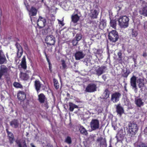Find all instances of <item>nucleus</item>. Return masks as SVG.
Here are the masks:
<instances>
[{"mask_svg":"<svg viewBox=\"0 0 147 147\" xmlns=\"http://www.w3.org/2000/svg\"><path fill=\"white\" fill-rule=\"evenodd\" d=\"M90 126L93 130H94L99 128V122L97 119H92L90 123Z\"/></svg>","mask_w":147,"mask_h":147,"instance_id":"0eeeda50","label":"nucleus"},{"mask_svg":"<svg viewBox=\"0 0 147 147\" xmlns=\"http://www.w3.org/2000/svg\"><path fill=\"white\" fill-rule=\"evenodd\" d=\"M110 94V91L108 89H106L104 90L103 94V98L106 99L109 97Z\"/></svg>","mask_w":147,"mask_h":147,"instance_id":"393cba45","label":"nucleus"},{"mask_svg":"<svg viewBox=\"0 0 147 147\" xmlns=\"http://www.w3.org/2000/svg\"><path fill=\"white\" fill-rule=\"evenodd\" d=\"M15 46L18 49L17 53V57L18 58H20L21 57L23 54V49L21 45L18 42L16 43Z\"/></svg>","mask_w":147,"mask_h":147,"instance_id":"4468645a","label":"nucleus"},{"mask_svg":"<svg viewBox=\"0 0 147 147\" xmlns=\"http://www.w3.org/2000/svg\"><path fill=\"white\" fill-rule=\"evenodd\" d=\"M96 142H100V146L106 147L107 146L106 141L105 138L103 139L101 137L98 138L97 139Z\"/></svg>","mask_w":147,"mask_h":147,"instance_id":"aec40b11","label":"nucleus"},{"mask_svg":"<svg viewBox=\"0 0 147 147\" xmlns=\"http://www.w3.org/2000/svg\"><path fill=\"white\" fill-rule=\"evenodd\" d=\"M13 85L15 87L17 88H21L22 87V85L19 83L17 82H14Z\"/></svg>","mask_w":147,"mask_h":147,"instance_id":"37998d69","label":"nucleus"},{"mask_svg":"<svg viewBox=\"0 0 147 147\" xmlns=\"http://www.w3.org/2000/svg\"><path fill=\"white\" fill-rule=\"evenodd\" d=\"M46 147H51V146H47Z\"/></svg>","mask_w":147,"mask_h":147,"instance_id":"69168bd1","label":"nucleus"},{"mask_svg":"<svg viewBox=\"0 0 147 147\" xmlns=\"http://www.w3.org/2000/svg\"><path fill=\"white\" fill-rule=\"evenodd\" d=\"M128 126V133L132 137L133 136L135 135L138 131V128L137 125L133 122H130Z\"/></svg>","mask_w":147,"mask_h":147,"instance_id":"f257e3e1","label":"nucleus"},{"mask_svg":"<svg viewBox=\"0 0 147 147\" xmlns=\"http://www.w3.org/2000/svg\"><path fill=\"white\" fill-rule=\"evenodd\" d=\"M30 145L31 147H36L33 143H31L30 144Z\"/></svg>","mask_w":147,"mask_h":147,"instance_id":"13d9d810","label":"nucleus"},{"mask_svg":"<svg viewBox=\"0 0 147 147\" xmlns=\"http://www.w3.org/2000/svg\"><path fill=\"white\" fill-rule=\"evenodd\" d=\"M25 4L28 11L29 15L30 16H33L36 15L37 13V9L34 7L32 6L30 9H28V8L29 7V5L28 4H26L25 3Z\"/></svg>","mask_w":147,"mask_h":147,"instance_id":"9b49d317","label":"nucleus"},{"mask_svg":"<svg viewBox=\"0 0 147 147\" xmlns=\"http://www.w3.org/2000/svg\"><path fill=\"white\" fill-rule=\"evenodd\" d=\"M29 135V133L28 132H26V136L27 137H28V135Z\"/></svg>","mask_w":147,"mask_h":147,"instance_id":"052dcab7","label":"nucleus"},{"mask_svg":"<svg viewBox=\"0 0 147 147\" xmlns=\"http://www.w3.org/2000/svg\"><path fill=\"white\" fill-rule=\"evenodd\" d=\"M78 41L75 40V39H73L72 42L73 45L74 46H76L78 44Z\"/></svg>","mask_w":147,"mask_h":147,"instance_id":"a18cd8bd","label":"nucleus"},{"mask_svg":"<svg viewBox=\"0 0 147 147\" xmlns=\"http://www.w3.org/2000/svg\"><path fill=\"white\" fill-rule=\"evenodd\" d=\"M69 110L71 112H73L74 109H78V107L77 105L72 102H69Z\"/></svg>","mask_w":147,"mask_h":147,"instance_id":"a878e982","label":"nucleus"},{"mask_svg":"<svg viewBox=\"0 0 147 147\" xmlns=\"http://www.w3.org/2000/svg\"><path fill=\"white\" fill-rule=\"evenodd\" d=\"M121 94L119 92H115L112 94L111 100L114 103H116L119 100Z\"/></svg>","mask_w":147,"mask_h":147,"instance_id":"1a4fd4ad","label":"nucleus"},{"mask_svg":"<svg viewBox=\"0 0 147 147\" xmlns=\"http://www.w3.org/2000/svg\"><path fill=\"white\" fill-rule=\"evenodd\" d=\"M109 147H112L111 144H110V146Z\"/></svg>","mask_w":147,"mask_h":147,"instance_id":"0e129e2a","label":"nucleus"},{"mask_svg":"<svg viewBox=\"0 0 147 147\" xmlns=\"http://www.w3.org/2000/svg\"><path fill=\"white\" fill-rule=\"evenodd\" d=\"M97 85L94 83L88 84L86 88L85 91L86 92L91 93L97 90Z\"/></svg>","mask_w":147,"mask_h":147,"instance_id":"39448f33","label":"nucleus"},{"mask_svg":"<svg viewBox=\"0 0 147 147\" xmlns=\"http://www.w3.org/2000/svg\"><path fill=\"white\" fill-rule=\"evenodd\" d=\"M65 142L68 144H71L72 143L71 138L70 136H67L65 138Z\"/></svg>","mask_w":147,"mask_h":147,"instance_id":"58836bf2","label":"nucleus"},{"mask_svg":"<svg viewBox=\"0 0 147 147\" xmlns=\"http://www.w3.org/2000/svg\"><path fill=\"white\" fill-rule=\"evenodd\" d=\"M72 21L74 23H77L80 19V17L77 14L73 15L71 16Z\"/></svg>","mask_w":147,"mask_h":147,"instance_id":"bb28decb","label":"nucleus"},{"mask_svg":"<svg viewBox=\"0 0 147 147\" xmlns=\"http://www.w3.org/2000/svg\"><path fill=\"white\" fill-rule=\"evenodd\" d=\"M139 84L138 86L139 88H141L143 87L144 85V80L140 78L138 79Z\"/></svg>","mask_w":147,"mask_h":147,"instance_id":"4c0bfd02","label":"nucleus"},{"mask_svg":"<svg viewBox=\"0 0 147 147\" xmlns=\"http://www.w3.org/2000/svg\"><path fill=\"white\" fill-rule=\"evenodd\" d=\"M85 55L82 51H76L75 54V59L76 60H80L84 58Z\"/></svg>","mask_w":147,"mask_h":147,"instance_id":"2eb2a0df","label":"nucleus"},{"mask_svg":"<svg viewBox=\"0 0 147 147\" xmlns=\"http://www.w3.org/2000/svg\"><path fill=\"white\" fill-rule=\"evenodd\" d=\"M46 24V19L41 16H39L37 21V25L39 27V28L40 29L44 27Z\"/></svg>","mask_w":147,"mask_h":147,"instance_id":"9d476101","label":"nucleus"},{"mask_svg":"<svg viewBox=\"0 0 147 147\" xmlns=\"http://www.w3.org/2000/svg\"><path fill=\"white\" fill-rule=\"evenodd\" d=\"M136 77L134 76H133L130 78V83L131 86L133 88L137 89V85H136Z\"/></svg>","mask_w":147,"mask_h":147,"instance_id":"f3484780","label":"nucleus"},{"mask_svg":"<svg viewBox=\"0 0 147 147\" xmlns=\"http://www.w3.org/2000/svg\"><path fill=\"white\" fill-rule=\"evenodd\" d=\"M8 68L4 65H1L0 66V80L1 79V78L3 75L5 76V75H7L8 73Z\"/></svg>","mask_w":147,"mask_h":147,"instance_id":"f8f14e48","label":"nucleus"},{"mask_svg":"<svg viewBox=\"0 0 147 147\" xmlns=\"http://www.w3.org/2000/svg\"><path fill=\"white\" fill-rule=\"evenodd\" d=\"M123 72L124 73L122 74V76L124 78H126L128 76L130 73L129 69H127L126 70L125 72L124 70H123Z\"/></svg>","mask_w":147,"mask_h":147,"instance_id":"72a5a7b5","label":"nucleus"},{"mask_svg":"<svg viewBox=\"0 0 147 147\" xmlns=\"http://www.w3.org/2000/svg\"><path fill=\"white\" fill-rule=\"evenodd\" d=\"M107 67L105 66H102L99 67L98 69L96 70V74L98 76H100L104 72V70Z\"/></svg>","mask_w":147,"mask_h":147,"instance_id":"4be33fe9","label":"nucleus"},{"mask_svg":"<svg viewBox=\"0 0 147 147\" xmlns=\"http://www.w3.org/2000/svg\"><path fill=\"white\" fill-rule=\"evenodd\" d=\"M42 84L38 80H36L34 82V86L37 93H38L41 87Z\"/></svg>","mask_w":147,"mask_h":147,"instance_id":"a211bd4d","label":"nucleus"},{"mask_svg":"<svg viewBox=\"0 0 147 147\" xmlns=\"http://www.w3.org/2000/svg\"><path fill=\"white\" fill-rule=\"evenodd\" d=\"M116 9H117L118 11L119 12V11L121 9V8L120 6H116Z\"/></svg>","mask_w":147,"mask_h":147,"instance_id":"864d4df0","label":"nucleus"},{"mask_svg":"<svg viewBox=\"0 0 147 147\" xmlns=\"http://www.w3.org/2000/svg\"><path fill=\"white\" fill-rule=\"evenodd\" d=\"M7 60L2 51L0 50V64L6 63Z\"/></svg>","mask_w":147,"mask_h":147,"instance_id":"6ab92c4d","label":"nucleus"},{"mask_svg":"<svg viewBox=\"0 0 147 147\" xmlns=\"http://www.w3.org/2000/svg\"><path fill=\"white\" fill-rule=\"evenodd\" d=\"M23 145L22 146L21 143H19L18 144V146L19 147H27L26 144L25 142H24L23 143Z\"/></svg>","mask_w":147,"mask_h":147,"instance_id":"49530a36","label":"nucleus"},{"mask_svg":"<svg viewBox=\"0 0 147 147\" xmlns=\"http://www.w3.org/2000/svg\"><path fill=\"white\" fill-rule=\"evenodd\" d=\"M51 30L49 27H46L42 30V33L43 34L46 35L51 33Z\"/></svg>","mask_w":147,"mask_h":147,"instance_id":"c85d7f7f","label":"nucleus"},{"mask_svg":"<svg viewBox=\"0 0 147 147\" xmlns=\"http://www.w3.org/2000/svg\"><path fill=\"white\" fill-rule=\"evenodd\" d=\"M55 37L52 35L47 36L45 39V43L47 46L49 47L52 45H54L55 42Z\"/></svg>","mask_w":147,"mask_h":147,"instance_id":"20e7f679","label":"nucleus"},{"mask_svg":"<svg viewBox=\"0 0 147 147\" xmlns=\"http://www.w3.org/2000/svg\"><path fill=\"white\" fill-rule=\"evenodd\" d=\"M79 130L81 134L86 136L88 135V133L87 131L83 126L81 125L80 126Z\"/></svg>","mask_w":147,"mask_h":147,"instance_id":"cd10ccee","label":"nucleus"},{"mask_svg":"<svg viewBox=\"0 0 147 147\" xmlns=\"http://www.w3.org/2000/svg\"><path fill=\"white\" fill-rule=\"evenodd\" d=\"M102 78L104 80H105L106 79V78L105 75H103L102 76Z\"/></svg>","mask_w":147,"mask_h":147,"instance_id":"4d7b16f0","label":"nucleus"},{"mask_svg":"<svg viewBox=\"0 0 147 147\" xmlns=\"http://www.w3.org/2000/svg\"><path fill=\"white\" fill-rule=\"evenodd\" d=\"M145 16L147 17V6L143 7L142 10V12L140 13Z\"/></svg>","mask_w":147,"mask_h":147,"instance_id":"f704fd0d","label":"nucleus"},{"mask_svg":"<svg viewBox=\"0 0 147 147\" xmlns=\"http://www.w3.org/2000/svg\"><path fill=\"white\" fill-rule=\"evenodd\" d=\"M17 97L19 100L21 101H23L26 98V94L24 92L20 91L17 94Z\"/></svg>","mask_w":147,"mask_h":147,"instance_id":"412c9836","label":"nucleus"},{"mask_svg":"<svg viewBox=\"0 0 147 147\" xmlns=\"http://www.w3.org/2000/svg\"><path fill=\"white\" fill-rule=\"evenodd\" d=\"M5 80L7 83L8 84H10L11 83V82L9 74H8L7 75H5Z\"/></svg>","mask_w":147,"mask_h":147,"instance_id":"e433bc0d","label":"nucleus"},{"mask_svg":"<svg viewBox=\"0 0 147 147\" xmlns=\"http://www.w3.org/2000/svg\"><path fill=\"white\" fill-rule=\"evenodd\" d=\"M100 12V10L98 7L96 8H93L90 11V16L92 19H96L97 18Z\"/></svg>","mask_w":147,"mask_h":147,"instance_id":"423d86ee","label":"nucleus"},{"mask_svg":"<svg viewBox=\"0 0 147 147\" xmlns=\"http://www.w3.org/2000/svg\"><path fill=\"white\" fill-rule=\"evenodd\" d=\"M119 25L123 28H127L128 26L129 19L126 16H120L118 19Z\"/></svg>","mask_w":147,"mask_h":147,"instance_id":"f03ea898","label":"nucleus"},{"mask_svg":"<svg viewBox=\"0 0 147 147\" xmlns=\"http://www.w3.org/2000/svg\"><path fill=\"white\" fill-rule=\"evenodd\" d=\"M139 147H147V146L144 144L142 143L139 145Z\"/></svg>","mask_w":147,"mask_h":147,"instance_id":"8fccbe9b","label":"nucleus"},{"mask_svg":"<svg viewBox=\"0 0 147 147\" xmlns=\"http://www.w3.org/2000/svg\"><path fill=\"white\" fill-rule=\"evenodd\" d=\"M116 109L117 115L120 117H121L122 115L124 113L123 107L121 106L120 104H119L116 105Z\"/></svg>","mask_w":147,"mask_h":147,"instance_id":"ddd939ff","label":"nucleus"},{"mask_svg":"<svg viewBox=\"0 0 147 147\" xmlns=\"http://www.w3.org/2000/svg\"><path fill=\"white\" fill-rule=\"evenodd\" d=\"M58 23L59 24H61L62 26H63L64 25L63 21H60V20H58Z\"/></svg>","mask_w":147,"mask_h":147,"instance_id":"3c124183","label":"nucleus"},{"mask_svg":"<svg viewBox=\"0 0 147 147\" xmlns=\"http://www.w3.org/2000/svg\"><path fill=\"white\" fill-rule=\"evenodd\" d=\"M82 38V35L80 34H77L75 38V39L78 41L80 40Z\"/></svg>","mask_w":147,"mask_h":147,"instance_id":"79ce46f5","label":"nucleus"},{"mask_svg":"<svg viewBox=\"0 0 147 147\" xmlns=\"http://www.w3.org/2000/svg\"><path fill=\"white\" fill-rule=\"evenodd\" d=\"M146 130H147V127L144 130V132H146Z\"/></svg>","mask_w":147,"mask_h":147,"instance_id":"680f3d73","label":"nucleus"},{"mask_svg":"<svg viewBox=\"0 0 147 147\" xmlns=\"http://www.w3.org/2000/svg\"><path fill=\"white\" fill-rule=\"evenodd\" d=\"M100 25H102L103 27H104L106 26V23L104 21H101L100 23Z\"/></svg>","mask_w":147,"mask_h":147,"instance_id":"09e8293b","label":"nucleus"},{"mask_svg":"<svg viewBox=\"0 0 147 147\" xmlns=\"http://www.w3.org/2000/svg\"><path fill=\"white\" fill-rule=\"evenodd\" d=\"M19 124L18 121L16 119H14L10 122V125L15 128H17L18 127Z\"/></svg>","mask_w":147,"mask_h":147,"instance_id":"b1692460","label":"nucleus"},{"mask_svg":"<svg viewBox=\"0 0 147 147\" xmlns=\"http://www.w3.org/2000/svg\"><path fill=\"white\" fill-rule=\"evenodd\" d=\"M38 100L39 102L40 103H45L44 106L47 109L48 108V106L47 101H45L46 100H47V98L45 95L43 93H41L38 95Z\"/></svg>","mask_w":147,"mask_h":147,"instance_id":"6e6552de","label":"nucleus"},{"mask_svg":"<svg viewBox=\"0 0 147 147\" xmlns=\"http://www.w3.org/2000/svg\"><path fill=\"white\" fill-rule=\"evenodd\" d=\"M138 33L137 31H136L134 29H132L131 35L132 37H135L137 36Z\"/></svg>","mask_w":147,"mask_h":147,"instance_id":"a19ab883","label":"nucleus"},{"mask_svg":"<svg viewBox=\"0 0 147 147\" xmlns=\"http://www.w3.org/2000/svg\"><path fill=\"white\" fill-rule=\"evenodd\" d=\"M22 67L24 69L27 68L26 62V57L24 56L22 59V61L20 63Z\"/></svg>","mask_w":147,"mask_h":147,"instance_id":"5701e85b","label":"nucleus"},{"mask_svg":"<svg viewBox=\"0 0 147 147\" xmlns=\"http://www.w3.org/2000/svg\"><path fill=\"white\" fill-rule=\"evenodd\" d=\"M136 104L137 106L139 107H140L144 105V102H142V100L140 98H138L136 100Z\"/></svg>","mask_w":147,"mask_h":147,"instance_id":"7c9ffc66","label":"nucleus"},{"mask_svg":"<svg viewBox=\"0 0 147 147\" xmlns=\"http://www.w3.org/2000/svg\"><path fill=\"white\" fill-rule=\"evenodd\" d=\"M110 24L111 26L115 29L117 25L116 21L115 20H111Z\"/></svg>","mask_w":147,"mask_h":147,"instance_id":"473e14b6","label":"nucleus"},{"mask_svg":"<svg viewBox=\"0 0 147 147\" xmlns=\"http://www.w3.org/2000/svg\"><path fill=\"white\" fill-rule=\"evenodd\" d=\"M110 53L109 52H108V57H107V59H110Z\"/></svg>","mask_w":147,"mask_h":147,"instance_id":"bf43d9fd","label":"nucleus"},{"mask_svg":"<svg viewBox=\"0 0 147 147\" xmlns=\"http://www.w3.org/2000/svg\"><path fill=\"white\" fill-rule=\"evenodd\" d=\"M101 51L100 49H97L96 50V54H97L98 55H100L101 54L100 52Z\"/></svg>","mask_w":147,"mask_h":147,"instance_id":"603ef678","label":"nucleus"},{"mask_svg":"<svg viewBox=\"0 0 147 147\" xmlns=\"http://www.w3.org/2000/svg\"><path fill=\"white\" fill-rule=\"evenodd\" d=\"M6 131L7 134V137L9 143L11 144L13 143L15 140V138L13 134L11 132L9 131L7 129H6Z\"/></svg>","mask_w":147,"mask_h":147,"instance_id":"dca6fc26","label":"nucleus"},{"mask_svg":"<svg viewBox=\"0 0 147 147\" xmlns=\"http://www.w3.org/2000/svg\"><path fill=\"white\" fill-rule=\"evenodd\" d=\"M44 53L45 56L48 62V64H49V69L50 71L51 72L52 71V70L51 69V68H52V65L51 64L50 60L49 59L47 56V54L46 53L45 51L44 52Z\"/></svg>","mask_w":147,"mask_h":147,"instance_id":"c9c22d12","label":"nucleus"},{"mask_svg":"<svg viewBox=\"0 0 147 147\" xmlns=\"http://www.w3.org/2000/svg\"><path fill=\"white\" fill-rule=\"evenodd\" d=\"M133 61L134 63L135 64H136V59H135V58H134V57H133Z\"/></svg>","mask_w":147,"mask_h":147,"instance_id":"6e6d98bb","label":"nucleus"},{"mask_svg":"<svg viewBox=\"0 0 147 147\" xmlns=\"http://www.w3.org/2000/svg\"><path fill=\"white\" fill-rule=\"evenodd\" d=\"M136 64H134V66L135 67L136 66Z\"/></svg>","mask_w":147,"mask_h":147,"instance_id":"338daca9","label":"nucleus"},{"mask_svg":"<svg viewBox=\"0 0 147 147\" xmlns=\"http://www.w3.org/2000/svg\"><path fill=\"white\" fill-rule=\"evenodd\" d=\"M114 129L115 130V129H115V127H114Z\"/></svg>","mask_w":147,"mask_h":147,"instance_id":"774afa93","label":"nucleus"},{"mask_svg":"<svg viewBox=\"0 0 147 147\" xmlns=\"http://www.w3.org/2000/svg\"><path fill=\"white\" fill-rule=\"evenodd\" d=\"M69 93H67V96H69Z\"/></svg>","mask_w":147,"mask_h":147,"instance_id":"e2e57ef3","label":"nucleus"},{"mask_svg":"<svg viewBox=\"0 0 147 147\" xmlns=\"http://www.w3.org/2000/svg\"><path fill=\"white\" fill-rule=\"evenodd\" d=\"M117 55L119 58L117 60L119 63H121L122 61V53L121 51H120L117 53Z\"/></svg>","mask_w":147,"mask_h":147,"instance_id":"ea45409f","label":"nucleus"},{"mask_svg":"<svg viewBox=\"0 0 147 147\" xmlns=\"http://www.w3.org/2000/svg\"><path fill=\"white\" fill-rule=\"evenodd\" d=\"M108 37L109 40L114 42L117 41L119 38L118 33L115 30H112L109 32Z\"/></svg>","mask_w":147,"mask_h":147,"instance_id":"7ed1b4c3","label":"nucleus"},{"mask_svg":"<svg viewBox=\"0 0 147 147\" xmlns=\"http://www.w3.org/2000/svg\"><path fill=\"white\" fill-rule=\"evenodd\" d=\"M142 56L144 57H146L147 56V54L146 52H144L143 53Z\"/></svg>","mask_w":147,"mask_h":147,"instance_id":"5fc2aeb1","label":"nucleus"},{"mask_svg":"<svg viewBox=\"0 0 147 147\" xmlns=\"http://www.w3.org/2000/svg\"><path fill=\"white\" fill-rule=\"evenodd\" d=\"M23 46L24 47V49L25 50H28L29 49V48L28 47V46L27 43L26 42H25L23 44Z\"/></svg>","mask_w":147,"mask_h":147,"instance_id":"de8ad7c7","label":"nucleus"},{"mask_svg":"<svg viewBox=\"0 0 147 147\" xmlns=\"http://www.w3.org/2000/svg\"><path fill=\"white\" fill-rule=\"evenodd\" d=\"M61 62L62 63V65L63 68V69H65L66 68L67 66L65 61L63 60H61Z\"/></svg>","mask_w":147,"mask_h":147,"instance_id":"c03bdc74","label":"nucleus"},{"mask_svg":"<svg viewBox=\"0 0 147 147\" xmlns=\"http://www.w3.org/2000/svg\"><path fill=\"white\" fill-rule=\"evenodd\" d=\"M21 78L24 80H27L29 78V77L28 74L26 73H22L21 76Z\"/></svg>","mask_w":147,"mask_h":147,"instance_id":"c756f323","label":"nucleus"},{"mask_svg":"<svg viewBox=\"0 0 147 147\" xmlns=\"http://www.w3.org/2000/svg\"><path fill=\"white\" fill-rule=\"evenodd\" d=\"M54 86L56 90H58L59 87V84L58 80L55 78L53 79Z\"/></svg>","mask_w":147,"mask_h":147,"instance_id":"2f4dec72","label":"nucleus"}]
</instances>
